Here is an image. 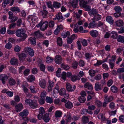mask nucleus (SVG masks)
<instances>
[{"label": "nucleus", "instance_id": "1", "mask_svg": "<svg viewBox=\"0 0 124 124\" xmlns=\"http://www.w3.org/2000/svg\"><path fill=\"white\" fill-rule=\"evenodd\" d=\"M16 35L22 38V40H24L27 37V35L25 34L24 30L23 29H19L16 32Z\"/></svg>", "mask_w": 124, "mask_h": 124}, {"label": "nucleus", "instance_id": "2", "mask_svg": "<svg viewBox=\"0 0 124 124\" xmlns=\"http://www.w3.org/2000/svg\"><path fill=\"white\" fill-rule=\"evenodd\" d=\"M48 23L47 21L44 22L43 20L41 21L40 22L36 25L37 27H40V30L42 31H44L48 27Z\"/></svg>", "mask_w": 124, "mask_h": 124}, {"label": "nucleus", "instance_id": "3", "mask_svg": "<svg viewBox=\"0 0 124 124\" xmlns=\"http://www.w3.org/2000/svg\"><path fill=\"white\" fill-rule=\"evenodd\" d=\"M24 50L26 53H28L31 56H33L34 55V51L33 48L30 47H25L24 49Z\"/></svg>", "mask_w": 124, "mask_h": 124}, {"label": "nucleus", "instance_id": "4", "mask_svg": "<svg viewBox=\"0 0 124 124\" xmlns=\"http://www.w3.org/2000/svg\"><path fill=\"white\" fill-rule=\"evenodd\" d=\"M66 90L68 92H72L74 91L76 89V86L71 85L69 83H67L66 85Z\"/></svg>", "mask_w": 124, "mask_h": 124}, {"label": "nucleus", "instance_id": "5", "mask_svg": "<svg viewBox=\"0 0 124 124\" xmlns=\"http://www.w3.org/2000/svg\"><path fill=\"white\" fill-rule=\"evenodd\" d=\"M54 60L55 62L57 64H60L62 62V59L61 55H57L55 56Z\"/></svg>", "mask_w": 124, "mask_h": 124}, {"label": "nucleus", "instance_id": "6", "mask_svg": "<svg viewBox=\"0 0 124 124\" xmlns=\"http://www.w3.org/2000/svg\"><path fill=\"white\" fill-rule=\"evenodd\" d=\"M115 26L116 27H121L123 26L124 23L123 21L121 20H118L115 22Z\"/></svg>", "mask_w": 124, "mask_h": 124}, {"label": "nucleus", "instance_id": "7", "mask_svg": "<svg viewBox=\"0 0 124 124\" xmlns=\"http://www.w3.org/2000/svg\"><path fill=\"white\" fill-rule=\"evenodd\" d=\"M39 85L41 88L45 89L46 85V81L44 79H39Z\"/></svg>", "mask_w": 124, "mask_h": 124}, {"label": "nucleus", "instance_id": "8", "mask_svg": "<svg viewBox=\"0 0 124 124\" xmlns=\"http://www.w3.org/2000/svg\"><path fill=\"white\" fill-rule=\"evenodd\" d=\"M27 56V55L24 53H21L18 54V56L19 57V60L20 61L23 62L24 61L25 58Z\"/></svg>", "mask_w": 124, "mask_h": 124}, {"label": "nucleus", "instance_id": "9", "mask_svg": "<svg viewBox=\"0 0 124 124\" xmlns=\"http://www.w3.org/2000/svg\"><path fill=\"white\" fill-rule=\"evenodd\" d=\"M94 88L96 91H98L101 90L103 87L100 83L97 82L95 84Z\"/></svg>", "mask_w": 124, "mask_h": 124}, {"label": "nucleus", "instance_id": "10", "mask_svg": "<svg viewBox=\"0 0 124 124\" xmlns=\"http://www.w3.org/2000/svg\"><path fill=\"white\" fill-rule=\"evenodd\" d=\"M8 79L7 76L5 74L0 75V80L2 81V83L3 84H5L6 83V81Z\"/></svg>", "mask_w": 124, "mask_h": 124}, {"label": "nucleus", "instance_id": "11", "mask_svg": "<svg viewBox=\"0 0 124 124\" xmlns=\"http://www.w3.org/2000/svg\"><path fill=\"white\" fill-rule=\"evenodd\" d=\"M50 119L49 117V114L47 113L43 115L42 119L46 123L49 122Z\"/></svg>", "mask_w": 124, "mask_h": 124}, {"label": "nucleus", "instance_id": "12", "mask_svg": "<svg viewBox=\"0 0 124 124\" xmlns=\"http://www.w3.org/2000/svg\"><path fill=\"white\" fill-rule=\"evenodd\" d=\"M88 13L90 16H94L98 14V11L96 9L93 8L88 12Z\"/></svg>", "mask_w": 124, "mask_h": 124}, {"label": "nucleus", "instance_id": "13", "mask_svg": "<svg viewBox=\"0 0 124 124\" xmlns=\"http://www.w3.org/2000/svg\"><path fill=\"white\" fill-rule=\"evenodd\" d=\"M38 107V104L37 101L36 100H33L30 107L32 108L35 109Z\"/></svg>", "mask_w": 124, "mask_h": 124}, {"label": "nucleus", "instance_id": "14", "mask_svg": "<svg viewBox=\"0 0 124 124\" xmlns=\"http://www.w3.org/2000/svg\"><path fill=\"white\" fill-rule=\"evenodd\" d=\"M10 63L12 65H17L18 64V61L17 59L15 58H13L10 60Z\"/></svg>", "mask_w": 124, "mask_h": 124}, {"label": "nucleus", "instance_id": "15", "mask_svg": "<svg viewBox=\"0 0 124 124\" xmlns=\"http://www.w3.org/2000/svg\"><path fill=\"white\" fill-rule=\"evenodd\" d=\"M89 26L88 28H94L96 27L97 26V23L95 22V21H93L91 22L89 24Z\"/></svg>", "mask_w": 124, "mask_h": 124}, {"label": "nucleus", "instance_id": "16", "mask_svg": "<svg viewBox=\"0 0 124 124\" xmlns=\"http://www.w3.org/2000/svg\"><path fill=\"white\" fill-rule=\"evenodd\" d=\"M106 21L110 24H112L114 22V20L112 17L109 16L106 17Z\"/></svg>", "mask_w": 124, "mask_h": 124}, {"label": "nucleus", "instance_id": "17", "mask_svg": "<svg viewBox=\"0 0 124 124\" xmlns=\"http://www.w3.org/2000/svg\"><path fill=\"white\" fill-rule=\"evenodd\" d=\"M46 4L47 6V7L51 9V11L52 12H54L55 10L53 8V5H52V2L50 1H49L46 2Z\"/></svg>", "mask_w": 124, "mask_h": 124}, {"label": "nucleus", "instance_id": "18", "mask_svg": "<svg viewBox=\"0 0 124 124\" xmlns=\"http://www.w3.org/2000/svg\"><path fill=\"white\" fill-rule=\"evenodd\" d=\"M10 10L14 12L19 13L20 12V10L17 6L12 7L10 9Z\"/></svg>", "mask_w": 124, "mask_h": 124}, {"label": "nucleus", "instance_id": "19", "mask_svg": "<svg viewBox=\"0 0 124 124\" xmlns=\"http://www.w3.org/2000/svg\"><path fill=\"white\" fill-rule=\"evenodd\" d=\"M90 34L93 37H96L98 35V32L95 30H92L90 32Z\"/></svg>", "mask_w": 124, "mask_h": 124}, {"label": "nucleus", "instance_id": "20", "mask_svg": "<svg viewBox=\"0 0 124 124\" xmlns=\"http://www.w3.org/2000/svg\"><path fill=\"white\" fill-rule=\"evenodd\" d=\"M84 87L90 90H92L93 89L92 85L89 82H87L84 85Z\"/></svg>", "mask_w": 124, "mask_h": 124}, {"label": "nucleus", "instance_id": "21", "mask_svg": "<svg viewBox=\"0 0 124 124\" xmlns=\"http://www.w3.org/2000/svg\"><path fill=\"white\" fill-rule=\"evenodd\" d=\"M65 107L68 109L71 108L73 106V103L70 101H68L65 104Z\"/></svg>", "mask_w": 124, "mask_h": 124}, {"label": "nucleus", "instance_id": "22", "mask_svg": "<svg viewBox=\"0 0 124 124\" xmlns=\"http://www.w3.org/2000/svg\"><path fill=\"white\" fill-rule=\"evenodd\" d=\"M99 71V70H94L91 69L89 70V73L90 75L91 76L93 77L95 75V74L98 72Z\"/></svg>", "mask_w": 124, "mask_h": 124}, {"label": "nucleus", "instance_id": "23", "mask_svg": "<svg viewBox=\"0 0 124 124\" xmlns=\"http://www.w3.org/2000/svg\"><path fill=\"white\" fill-rule=\"evenodd\" d=\"M15 107L16 109V111L17 112L20 111L23 109V107L22 104L19 103L17 105L15 106Z\"/></svg>", "mask_w": 124, "mask_h": 124}, {"label": "nucleus", "instance_id": "24", "mask_svg": "<svg viewBox=\"0 0 124 124\" xmlns=\"http://www.w3.org/2000/svg\"><path fill=\"white\" fill-rule=\"evenodd\" d=\"M53 8H54L56 9H57L61 7V4L60 3L54 1L53 2Z\"/></svg>", "mask_w": 124, "mask_h": 124}, {"label": "nucleus", "instance_id": "25", "mask_svg": "<svg viewBox=\"0 0 124 124\" xmlns=\"http://www.w3.org/2000/svg\"><path fill=\"white\" fill-rule=\"evenodd\" d=\"M54 59L53 58L48 56L46 57V61L47 63H49L53 62Z\"/></svg>", "mask_w": 124, "mask_h": 124}, {"label": "nucleus", "instance_id": "26", "mask_svg": "<svg viewBox=\"0 0 124 124\" xmlns=\"http://www.w3.org/2000/svg\"><path fill=\"white\" fill-rule=\"evenodd\" d=\"M34 35L37 37H43L44 35L42 33L40 32L39 30L34 32Z\"/></svg>", "mask_w": 124, "mask_h": 124}, {"label": "nucleus", "instance_id": "27", "mask_svg": "<svg viewBox=\"0 0 124 124\" xmlns=\"http://www.w3.org/2000/svg\"><path fill=\"white\" fill-rule=\"evenodd\" d=\"M71 78V80L73 82L77 80H79L80 79V77L79 76H77L75 75H72Z\"/></svg>", "mask_w": 124, "mask_h": 124}, {"label": "nucleus", "instance_id": "28", "mask_svg": "<svg viewBox=\"0 0 124 124\" xmlns=\"http://www.w3.org/2000/svg\"><path fill=\"white\" fill-rule=\"evenodd\" d=\"M62 29V26L61 25H58L56 30L54 31V33L55 35H57L60 32V30Z\"/></svg>", "mask_w": 124, "mask_h": 124}, {"label": "nucleus", "instance_id": "29", "mask_svg": "<svg viewBox=\"0 0 124 124\" xmlns=\"http://www.w3.org/2000/svg\"><path fill=\"white\" fill-rule=\"evenodd\" d=\"M29 41L30 42V43L33 45H36V38H35L30 37L29 39Z\"/></svg>", "mask_w": 124, "mask_h": 124}, {"label": "nucleus", "instance_id": "30", "mask_svg": "<svg viewBox=\"0 0 124 124\" xmlns=\"http://www.w3.org/2000/svg\"><path fill=\"white\" fill-rule=\"evenodd\" d=\"M35 77L34 76L31 75H29L27 78V80L28 81L31 82L35 80Z\"/></svg>", "mask_w": 124, "mask_h": 124}, {"label": "nucleus", "instance_id": "31", "mask_svg": "<svg viewBox=\"0 0 124 124\" xmlns=\"http://www.w3.org/2000/svg\"><path fill=\"white\" fill-rule=\"evenodd\" d=\"M101 16L98 14L94 16V17L92 19L93 21H97L101 19Z\"/></svg>", "mask_w": 124, "mask_h": 124}, {"label": "nucleus", "instance_id": "32", "mask_svg": "<svg viewBox=\"0 0 124 124\" xmlns=\"http://www.w3.org/2000/svg\"><path fill=\"white\" fill-rule=\"evenodd\" d=\"M8 83L10 85H13L16 84V81L13 78H10L8 79Z\"/></svg>", "mask_w": 124, "mask_h": 124}, {"label": "nucleus", "instance_id": "33", "mask_svg": "<svg viewBox=\"0 0 124 124\" xmlns=\"http://www.w3.org/2000/svg\"><path fill=\"white\" fill-rule=\"evenodd\" d=\"M80 5L82 7H83L87 4V1L85 0H80Z\"/></svg>", "mask_w": 124, "mask_h": 124}, {"label": "nucleus", "instance_id": "34", "mask_svg": "<svg viewBox=\"0 0 124 124\" xmlns=\"http://www.w3.org/2000/svg\"><path fill=\"white\" fill-rule=\"evenodd\" d=\"M28 18L29 19H31L32 22L37 21L38 19L37 17L35 15H30L28 16Z\"/></svg>", "mask_w": 124, "mask_h": 124}, {"label": "nucleus", "instance_id": "35", "mask_svg": "<svg viewBox=\"0 0 124 124\" xmlns=\"http://www.w3.org/2000/svg\"><path fill=\"white\" fill-rule=\"evenodd\" d=\"M30 89L32 93H35L37 92L36 87L33 85H31L30 86Z\"/></svg>", "mask_w": 124, "mask_h": 124}, {"label": "nucleus", "instance_id": "36", "mask_svg": "<svg viewBox=\"0 0 124 124\" xmlns=\"http://www.w3.org/2000/svg\"><path fill=\"white\" fill-rule=\"evenodd\" d=\"M62 115V112L60 111L57 110L55 112V116L56 118L60 117Z\"/></svg>", "mask_w": 124, "mask_h": 124}, {"label": "nucleus", "instance_id": "37", "mask_svg": "<svg viewBox=\"0 0 124 124\" xmlns=\"http://www.w3.org/2000/svg\"><path fill=\"white\" fill-rule=\"evenodd\" d=\"M28 114V112L27 110H24L23 112H21L19 114L20 116L23 117L24 116H27Z\"/></svg>", "mask_w": 124, "mask_h": 124}, {"label": "nucleus", "instance_id": "38", "mask_svg": "<svg viewBox=\"0 0 124 124\" xmlns=\"http://www.w3.org/2000/svg\"><path fill=\"white\" fill-rule=\"evenodd\" d=\"M111 90L113 93H116L118 91V88L114 85L112 86L111 88Z\"/></svg>", "mask_w": 124, "mask_h": 124}, {"label": "nucleus", "instance_id": "39", "mask_svg": "<svg viewBox=\"0 0 124 124\" xmlns=\"http://www.w3.org/2000/svg\"><path fill=\"white\" fill-rule=\"evenodd\" d=\"M45 101L47 103H51L53 102V100L51 97L47 96L46 97Z\"/></svg>", "mask_w": 124, "mask_h": 124}, {"label": "nucleus", "instance_id": "40", "mask_svg": "<svg viewBox=\"0 0 124 124\" xmlns=\"http://www.w3.org/2000/svg\"><path fill=\"white\" fill-rule=\"evenodd\" d=\"M113 100V97L112 96H110L109 97L108 96L105 97L104 100L108 102L112 101Z\"/></svg>", "mask_w": 124, "mask_h": 124}, {"label": "nucleus", "instance_id": "41", "mask_svg": "<svg viewBox=\"0 0 124 124\" xmlns=\"http://www.w3.org/2000/svg\"><path fill=\"white\" fill-rule=\"evenodd\" d=\"M11 1V0H4L2 4V6L3 8H5L6 5L9 4Z\"/></svg>", "mask_w": 124, "mask_h": 124}, {"label": "nucleus", "instance_id": "42", "mask_svg": "<svg viewBox=\"0 0 124 124\" xmlns=\"http://www.w3.org/2000/svg\"><path fill=\"white\" fill-rule=\"evenodd\" d=\"M70 35V32L69 31L62 32V36L63 38H65L66 37H68Z\"/></svg>", "mask_w": 124, "mask_h": 124}, {"label": "nucleus", "instance_id": "43", "mask_svg": "<svg viewBox=\"0 0 124 124\" xmlns=\"http://www.w3.org/2000/svg\"><path fill=\"white\" fill-rule=\"evenodd\" d=\"M114 9L115 11L117 12L120 13V12L122 11V8L118 6H115Z\"/></svg>", "mask_w": 124, "mask_h": 124}, {"label": "nucleus", "instance_id": "44", "mask_svg": "<svg viewBox=\"0 0 124 124\" xmlns=\"http://www.w3.org/2000/svg\"><path fill=\"white\" fill-rule=\"evenodd\" d=\"M82 121L83 124H85L89 121V118L86 116H83L82 118Z\"/></svg>", "mask_w": 124, "mask_h": 124}, {"label": "nucleus", "instance_id": "45", "mask_svg": "<svg viewBox=\"0 0 124 124\" xmlns=\"http://www.w3.org/2000/svg\"><path fill=\"white\" fill-rule=\"evenodd\" d=\"M112 35L111 37L114 39H116L117 38L118 35L116 32L114 31H113L111 32Z\"/></svg>", "mask_w": 124, "mask_h": 124}, {"label": "nucleus", "instance_id": "46", "mask_svg": "<svg viewBox=\"0 0 124 124\" xmlns=\"http://www.w3.org/2000/svg\"><path fill=\"white\" fill-rule=\"evenodd\" d=\"M40 13L43 18H45L46 17L48 13L47 11H41Z\"/></svg>", "mask_w": 124, "mask_h": 124}, {"label": "nucleus", "instance_id": "47", "mask_svg": "<svg viewBox=\"0 0 124 124\" xmlns=\"http://www.w3.org/2000/svg\"><path fill=\"white\" fill-rule=\"evenodd\" d=\"M56 17L59 22H61V21H59L61 19H62L63 18L62 14L61 13H59L58 14H56Z\"/></svg>", "mask_w": 124, "mask_h": 124}, {"label": "nucleus", "instance_id": "48", "mask_svg": "<svg viewBox=\"0 0 124 124\" xmlns=\"http://www.w3.org/2000/svg\"><path fill=\"white\" fill-rule=\"evenodd\" d=\"M78 100L80 103H83L85 102L86 99L85 97L84 96H80L78 97Z\"/></svg>", "mask_w": 124, "mask_h": 124}, {"label": "nucleus", "instance_id": "49", "mask_svg": "<svg viewBox=\"0 0 124 124\" xmlns=\"http://www.w3.org/2000/svg\"><path fill=\"white\" fill-rule=\"evenodd\" d=\"M61 67L62 68L66 70H68L70 68L68 65L65 64L64 63H62L61 65Z\"/></svg>", "mask_w": 124, "mask_h": 124}, {"label": "nucleus", "instance_id": "50", "mask_svg": "<svg viewBox=\"0 0 124 124\" xmlns=\"http://www.w3.org/2000/svg\"><path fill=\"white\" fill-rule=\"evenodd\" d=\"M33 100L30 99H26L25 101V103L30 106L31 103H32Z\"/></svg>", "mask_w": 124, "mask_h": 124}, {"label": "nucleus", "instance_id": "51", "mask_svg": "<svg viewBox=\"0 0 124 124\" xmlns=\"http://www.w3.org/2000/svg\"><path fill=\"white\" fill-rule=\"evenodd\" d=\"M88 113L89 114H92V113L91 111H88L87 109H85L82 110L81 114H86Z\"/></svg>", "mask_w": 124, "mask_h": 124}, {"label": "nucleus", "instance_id": "52", "mask_svg": "<svg viewBox=\"0 0 124 124\" xmlns=\"http://www.w3.org/2000/svg\"><path fill=\"white\" fill-rule=\"evenodd\" d=\"M71 114L70 113H68L66 116V121L67 122L70 121L72 119Z\"/></svg>", "mask_w": 124, "mask_h": 124}, {"label": "nucleus", "instance_id": "53", "mask_svg": "<svg viewBox=\"0 0 124 124\" xmlns=\"http://www.w3.org/2000/svg\"><path fill=\"white\" fill-rule=\"evenodd\" d=\"M117 73H118V78H119V75L120 74H122L121 73H123L124 72V68H120L118 69L117 70Z\"/></svg>", "mask_w": 124, "mask_h": 124}, {"label": "nucleus", "instance_id": "54", "mask_svg": "<svg viewBox=\"0 0 124 124\" xmlns=\"http://www.w3.org/2000/svg\"><path fill=\"white\" fill-rule=\"evenodd\" d=\"M57 42L58 45L59 46H61L62 44V39L60 37H58L57 39Z\"/></svg>", "mask_w": 124, "mask_h": 124}, {"label": "nucleus", "instance_id": "55", "mask_svg": "<svg viewBox=\"0 0 124 124\" xmlns=\"http://www.w3.org/2000/svg\"><path fill=\"white\" fill-rule=\"evenodd\" d=\"M65 89L64 88L61 89L59 92V94L61 95H66Z\"/></svg>", "mask_w": 124, "mask_h": 124}, {"label": "nucleus", "instance_id": "56", "mask_svg": "<svg viewBox=\"0 0 124 124\" xmlns=\"http://www.w3.org/2000/svg\"><path fill=\"white\" fill-rule=\"evenodd\" d=\"M18 17L16 16H14L11 17V19H10V22L11 23H14L18 19Z\"/></svg>", "mask_w": 124, "mask_h": 124}, {"label": "nucleus", "instance_id": "57", "mask_svg": "<svg viewBox=\"0 0 124 124\" xmlns=\"http://www.w3.org/2000/svg\"><path fill=\"white\" fill-rule=\"evenodd\" d=\"M85 56L86 59L89 60L91 57V54L88 53H86L85 54Z\"/></svg>", "mask_w": 124, "mask_h": 124}, {"label": "nucleus", "instance_id": "58", "mask_svg": "<svg viewBox=\"0 0 124 124\" xmlns=\"http://www.w3.org/2000/svg\"><path fill=\"white\" fill-rule=\"evenodd\" d=\"M66 73L64 72H63L61 75V78L64 81H65L66 80Z\"/></svg>", "mask_w": 124, "mask_h": 124}, {"label": "nucleus", "instance_id": "59", "mask_svg": "<svg viewBox=\"0 0 124 124\" xmlns=\"http://www.w3.org/2000/svg\"><path fill=\"white\" fill-rule=\"evenodd\" d=\"M95 104L97 106L99 107H100L102 106V103L99 100H97L95 101Z\"/></svg>", "mask_w": 124, "mask_h": 124}, {"label": "nucleus", "instance_id": "60", "mask_svg": "<svg viewBox=\"0 0 124 124\" xmlns=\"http://www.w3.org/2000/svg\"><path fill=\"white\" fill-rule=\"evenodd\" d=\"M110 65V67L111 69H113L114 66V64L113 62L111 59H109L108 61Z\"/></svg>", "mask_w": 124, "mask_h": 124}, {"label": "nucleus", "instance_id": "61", "mask_svg": "<svg viewBox=\"0 0 124 124\" xmlns=\"http://www.w3.org/2000/svg\"><path fill=\"white\" fill-rule=\"evenodd\" d=\"M105 25L104 23L100 21H99L98 22L97 24V27L98 28L99 27H102V26H105Z\"/></svg>", "mask_w": 124, "mask_h": 124}, {"label": "nucleus", "instance_id": "62", "mask_svg": "<svg viewBox=\"0 0 124 124\" xmlns=\"http://www.w3.org/2000/svg\"><path fill=\"white\" fill-rule=\"evenodd\" d=\"M21 49V47L18 45H16L14 48V50L15 51L18 52H19Z\"/></svg>", "mask_w": 124, "mask_h": 124}, {"label": "nucleus", "instance_id": "63", "mask_svg": "<svg viewBox=\"0 0 124 124\" xmlns=\"http://www.w3.org/2000/svg\"><path fill=\"white\" fill-rule=\"evenodd\" d=\"M39 112L41 115H43V114L45 113V110L44 108L42 107H40L39 108Z\"/></svg>", "mask_w": 124, "mask_h": 124}, {"label": "nucleus", "instance_id": "64", "mask_svg": "<svg viewBox=\"0 0 124 124\" xmlns=\"http://www.w3.org/2000/svg\"><path fill=\"white\" fill-rule=\"evenodd\" d=\"M119 120L121 122L124 123V116L123 115H121L119 117Z\"/></svg>", "mask_w": 124, "mask_h": 124}]
</instances>
